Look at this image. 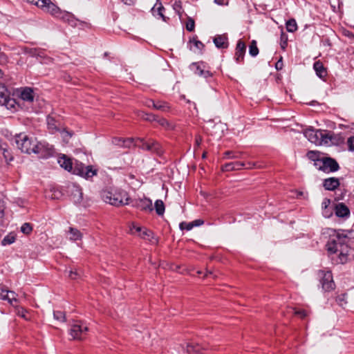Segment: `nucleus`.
Returning a JSON list of instances; mask_svg holds the SVG:
<instances>
[{
	"label": "nucleus",
	"mask_w": 354,
	"mask_h": 354,
	"mask_svg": "<svg viewBox=\"0 0 354 354\" xmlns=\"http://www.w3.org/2000/svg\"><path fill=\"white\" fill-rule=\"evenodd\" d=\"M240 152H236L233 151H227L223 153L224 159H237L241 157Z\"/></svg>",
	"instance_id": "nucleus-39"
},
{
	"label": "nucleus",
	"mask_w": 354,
	"mask_h": 354,
	"mask_svg": "<svg viewBox=\"0 0 354 354\" xmlns=\"http://www.w3.org/2000/svg\"><path fill=\"white\" fill-rule=\"evenodd\" d=\"M349 241V238L346 234L342 232H337L336 234L330 237L329 241L327 243V250L330 253H337L339 248Z\"/></svg>",
	"instance_id": "nucleus-4"
},
{
	"label": "nucleus",
	"mask_w": 354,
	"mask_h": 354,
	"mask_svg": "<svg viewBox=\"0 0 354 354\" xmlns=\"http://www.w3.org/2000/svg\"><path fill=\"white\" fill-rule=\"evenodd\" d=\"M156 214L158 216H162L165 213V204L162 200H156L154 204Z\"/></svg>",
	"instance_id": "nucleus-33"
},
{
	"label": "nucleus",
	"mask_w": 354,
	"mask_h": 354,
	"mask_svg": "<svg viewBox=\"0 0 354 354\" xmlns=\"http://www.w3.org/2000/svg\"><path fill=\"white\" fill-rule=\"evenodd\" d=\"M15 100L13 99H10L7 95L3 93V92H0V104L8 106H13Z\"/></svg>",
	"instance_id": "nucleus-31"
},
{
	"label": "nucleus",
	"mask_w": 354,
	"mask_h": 354,
	"mask_svg": "<svg viewBox=\"0 0 354 354\" xmlns=\"http://www.w3.org/2000/svg\"><path fill=\"white\" fill-rule=\"evenodd\" d=\"M73 174L89 179L97 174V170L91 165L85 166L83 163L75 161L71 171Z\"/></svg>",
	"instance_id": "nucleus-8"
},
{
	"label": "nucleus",
	"mask_w": 354,
	"mask_h": 354,
	"mask_svg": "<svg viewBox=\"0 0 354 354\" xmlns=\"http://www.w3.org/2000/svg\"><path fill=\"white\" fill-rule=\"evenodd\" d=\"M184 351L188 353H201L202 349H205V347L200 345L199 344L188 343L186 345V348L182 347Z\"/></svg>",
	"instance_id": "nucleus-28"
},
{
	"label": "nucleus",
	"mask_w": 354,
	"mask_h": 354,
	"mask_svg": "<svg viewBox=\"0 0 354 354\" xmlns=\"http://www.w3.org/2000/svg\"><path fill=\"white\" fill-rule=\"evenodd\" d=\"M283 61H282V57H281L276 63L275 64V68L277 70V71H280L283 68Z\"/></svg>",
	"instance_id": "nucleus-63"
},
{
	"label": "nucleus",
	"mask_w": 354,
	"mask_h": 354,
	"mask_svg": "<svg viewBox=\"0 0 354 354\" xmlns=\"http://www.w3.org/2000/svg\"><path fill=\"white\" fill-rule=\"evenodd\" d=\"M139 235L142 239H146L147 240L151 241V239L153 238V234L151 230L145 229L141 232V233Z\"/></svg>",
	"instance_id": "nucleus-42"
},
{
	"label": "nucleus",
	"mask_w": 354,
	"mask_h": 354,
	"mask_svg": "<svg viewBox=\"0 0 354 354\" xmlns=\"http://www.w3.org/2000/svg\"><path fill=\"white\" fill-rule=\"evenodd\" d=\"M37 140L34 138H30L24 133H20L15 137V142L19 149L23 153H31L34 151V145Z\"/></svg>",
	"instance_id": "nucleus-5"
},
{
	"label": "nucleus",
	"mask_w": 354,
	"mask_h": 354,
	"mask_svg": "<svg viewBox=\"0 0 354 354\" xmlns=\"http://www.w3.org/2000/svg\"><path fill=\"white\" fill-rule=\"evenodd\" d=\"M8 224V219L5 217L4 213H0V227H4Z\"/></svg>",
	"instance_id": "nucleus-50"
},
{
	"label": "nucleus",
	"mask_w": 354,
	"mask_h": 354,
	"mask_svg": "<svg viewBox=\"0 0 354 354\" xmlns=\"http://www.w3.org/2000/svg\"><path fill=\"white\" fill-rule=\"evenodd\" d=\"M113 142L120 147H129L130 145L132 144L133 140L131 139L122 140L120 138H115Z\"/></svg>",
	"instance_id": "nucleus-36"
},
{
	"label": "nucleus",
	"mask_w": 354,
	"mask_h": 354,
	"mask_svg": "<svg viewBox=\"0 0 354 354\" xmlns=\"http://www.w3.org/2000/svg\"><path fill=\"white\" fill-rule=\"evenodd\" d=\"M101 196L106 203L112 205L119 206L128 204L129 198L127 193L116 188L103 190Z\"/></svg>",
	"instance_id": "nucleus-2"
},
{
	"label": "nucleus",
	"mask_w": 354,
	"mask_h": 354,
	"mask_svg": "<svg viewBox=\"0 0 354 354\" xmlns=\"http://www.w3.org/2000/svg\"><path fill=\"white\" fill-rule=\"evenodd\" d=\"M8 290L6 289L0 290V299L3 300H8Z\"/></svg>",
	"instance_id": "nucleus-57"
},
{
	"label": "nucleus",
	"mask_w": 354,
	"mask_h": 354,
	"mask_svg": "<svg viewBox=\"0 0 354 354\" xmlns=\"http://www.w3.org/2000/svg\"><path fill=\"white\" fill-rule=\"evenodd\" d=\"M73 196L75 202L80 203L82 200V189L79 186H74Z\"/></svg>",
	"instance_id": "nucleus-34"
},
{
	"label": "nucleus",
	"mask_w": 354,
	"mask_h": 354,
	"mask_svg": "<svg viewBox=\"0 0 354 354\" xmlns=\"http://www.w3.org/2000/svg\"><path fill=\"white\" fill-rule=\"evenodd\" d=\"M68 239L71 241H76L82 240V233L77 228L70 227L68 231Z\"/></svg>",
	"instance_id": "nucleus-27"
},
{
	"label": "nucleus",
	"mask_w": 354,
	"mask_h": 354,
	"mask_svg": "<svg viewBox=\"0 0 354 354\" xmlns=\"http://www.w3.org/2000/svg\"><path fill=\"white\" fill-rule=\"evenodd\" d=\"M134 206L138 209L145 212H151L153 209L151 200L147 198L136 201Z\"/></svg>",
	"instance_id": "nucleus-16"
},
{
	"label": "nucleus",
	"mask_w": 354,
	"mask_h": 354,
	"mask_svg": "<svg viewBox=\"0 0 354 354\" xmlns=\"http://www.w3.org/2000/svg\"><path fill=\"white\" fill-rule=\"evenodd\" d=\"M174 9L175 11L179 15V16H181V10H182V6L181 3L180 1H176L173 6Z\"/></svg>",
	"instance_id": "nucleus-54"
},
{
	"label": "nucleus",
	"mask_w": 354,
	"mask_h": 354,
	"mask_svg": "<svg viewBox=\"0 0 354 354\" xmlns=\"http://www.w3.org/2000/svg\"><path fill=\"white\" fill-rule=\"evenodd\" d=\"M21 231L25 234H29L32 231V225L28 223H25L21 225Z\"/></svg>",
	"instance_id": "nucleus-45"
},
{
	"label": "nucleus",
	"mask_w": 354,
	"mask_h": 354,
	"mask_svg": "<svg viewBox=\"0 0 354 354\" xmlns=\"http://www.w3.org/2000/svg\"><path fill=\"white\" fill-rule=\"evenodd\" d=\"M32 153L37 154L38 157L40 158H48L53 156L54 148L48 143L38 142L37 140L35 145H34V151Z\"/></svg>",
	"instance_id": "nucleus-10"
},
{
	"label": "nucleus",
	"mask_w": 354,
	"mask_h": 354,
	"mask_svg": "<svg viewBox=\"0 0 354 354\" xmlns=\"http://www.w3.org/2000/svg\"><path fill=\"white\" fill-rule=\"evenodd\" d=\"M323 186L326 190L333 191L339 186V180L335 177L328 178L324 180Z\"/></svg>",
	"instance_id": "nucleus-22"
},
{
	"label": "nucleus",
	"mask_w": 354,
	"mask_h": 354,
	"mask_svg": "<svg viewBox=\"0 0 354 354\" xmlns=\"http://www.w3.org/2000/svg\"><path fill=\"white\" fill-rule=\"evenodd\" d=\"M88 330V326L85 323L80 321H75L69 330V335L73 339L82 340L84 339Z\"/></svg>",
	"instance_id": "nucleus-6"
},
{
	"label": "nucleus",
	"mask_w": 354,
	"mask_h": 354,
	"mask_svg": "<svg viewBox=\"0 0 354 354\" xmlns=\"http://www.w3.org/2000/svg\"><path fill=\"white\" fill-rule=\"evenodd\" d=\"M348 243L346 242L338 251L339 259L342 263L354 257V250L348 245Z\"/></svg>",
	"instance_id": "nucleus-14"
},
{
	"label": "nucleus",
	"mask_w": 354,
	"mask_h": 354,
	"mask_svg": "<svg viewBox=\"0 0 354 354\" xmlns=\"http://www.w3.org/2000/svg\"><path fill=\"white\" fill-rule=\"evenodd\" d=\"M317 169L325 173L335 172L339 169L338 162L330 157H322Z\"/></svg>",
	"instance_id": "nucleus-11"
},
{
	"label": "nucleus",
	"mask_w": 354,
	"mask_h": 354,
	"mask_svg": "<svg viewBox=\"0 0 354 354\" xmlns=\"http://www.w3.org/2000/svg\"><path fill=\"white\" fill-rule=\"evenodd\" d=\"M58 163L61 167L68 171H72L74 165L71 159L64 154L59 157Z\"/></svg>",
	"instance_id": "nucleus-21"
},
{
	"label": "nucleus",
	"mask_w": 354,
	"mask_h": 354,
	"mask_svg": "<svg viewBox=\"0 0 354 354\" xmlns=\"http://www.w3.org/2000/svg\"><path fill=\"white\" fill-rule=\"evenodd\" d=\"M347 145L349 151H354V136L348 138Z\"/></svg>",
	"instance_id": "nucleus-55"
},
{
	"label": "nucleus",
	"mask_w": 354,
	"mask_h": 354,
	"mask_svg": "<svg viewBox=\"0 0 354 354\" xmlns=\"http://www.w3.org/2000/svg\"><path fill=\"white\" fill-rule=\"evenodd\" d=\"M286 30L290 32H294L297 30V24L294 19H290L286 24Z\"/></svg>",
	"instance_id": "nucleus-35"
},
{
	"label": "nucleus",
	"mask_w": 354,
	"mask_h": 354,
	"mask_svg": "<svg viewBox=\"0 0 354 354\" xmlns=\"http://www.w3.org/2000/svg\"><path fill=\"white\" fill-rule=\"evenodd\" d=\"M245 51V44L241 39H239L236 44V52L234 55L235 60L237 63H240L243 60Z\"/></svg>",
	"instance_id": "nucleus-17"
},
{
	"label": "nucleus",
	"mask_w": 354,
	"mask_h": 354,
	"mask_svg": "<svg viewBox=\"0 0 354 354\" xmlns=\"http://www.w3.org/2000/svg\"><path fill=\"white\" fill-rule=\"evenodd\" d=\"M213 41L218 48H227L228 47L227 37L225 35L215 36Z\"/></svg>",
	"instance_id": "nucleus-25"
},
{
	"label": "nucleus",
	"mask_w": 354,
	"mask_h": 354,
	"mask_svg": "<svg viewBox=\"0 0 354 354\" xmlns=\"http://www.w3.org/2000/svg\"><path fill=\"white\" fill-rule=\"evenodd\" d=\"M321 129L315 130L312 128H308L304 131L305 137L312 143L317 145L319 142V137Z\"/></svg>",
	"instance_id": "nucleus-18"
},
{
	"label": "nucleus",
	"mask_w": 354,
	"mask_h": 354,
	"mask_svg": "<svg viewBox=\"0 0 354 354\" xmlns=\"http://www.w3.org/2000/svg\"><path fill=\"white\" fill-rule=\"evenodd\" d=\"M53 317L55 319L60 322H64L66 321L65 313L63 311L54 310Z\"/></svg>",
	"instance_id": "nucleus-40"
},
{
	"label": "nucleus",
	"mask_w": 354,
	"mask_h": 354,
	"mask_svg": "<svg viewBox=\"0 0 354 354\" xmlns=\"http://www.w3.org/2000/svg\"><path fill=\"white\" fill-rule=\"evenodd\" d=\"M192 223L194 225V227H198L202 225L204 223V221L203 220L201 219H196L192 221Z\"/></svg>",
	"instance_id": "nucleus-64"
},
{
	"label": "nucleus",
	"mask_w": 354,
	"mask_h": 354,
	"mask_svg": "<svg viewBox=\"0 0 354 354\" xmlns=\"http://www.w3.org/2000/svg\"><path fill=\"white\" fill-rule=\"evenodd\" d=\"M73 174L89 179L97 174V170L91 165L85 166L83 163L75 161L71 171Z\"/></svg>",
	"instance_id": "nucleus-9"
},
{
	"label": "nucleus",
	"mask_w": 354,
	"mask_h": 354,
	"mask_svg": "<svg viewBox=\"0 0 354 354\" xmlns=\"http://www.w3.org/2000/svg\"><path fill=\"white\" fill-rule=\"evenodd\" d=\"M48 127L49 129H51L53 131H59V129L55 125V121L53 118H48Z\"/></svg>",
	"instance_id": "nucleus-47"
},
{
	"label": "nucleus",
	"mask_w": 354,
	"mask_h": 354,
	"mask_svg": "<svg viewBox=\"0 0 354 354\" xmlns=\"http://www.w3.org/2000/svg\"><path fill=\"white\" fill-rule=\"evenodd\" d=\"M189 68L195 75L205 79L212 76V73L210 71L205 69V66L204 62H194L190 64Z\"/></svg>",
	"instance_id": "nucleus-13"
},
{
	"label": "nucleus",
	"mask_w": 354,
	"mask_h": 354,
	"mask_svg": "<svg viewBox=\"0 0 354 354\" xmlns=\"http://www.w3.org/2000/svg\"><path fill=\"white\" fill-rule=\"evenodd\" d=\"M245 165L246 164L243 162H231L222 165L221 169L223 171H236L243 169Z\"/></svg>",
	"instance_id": "nucleus-19"
},
{
	"label": "nucleus",
	"mask_w": 354,
	"mask_h": 354,
	"mask_svg": "<svg viewBox=\"0 0 354 354\" xmlns=\"http://www.w3.org/2000/svg\"><path fill=\"white\" fill-rule=\"evenodd\" d=\"M249 54L252 57H256L259 54V48L257 45V41L252 40L249 46Z\"/></svg>",
	"instance_id": "nucleus-38"
},
{
	"label": "nucleus",
	"mask_w": 354,
	"mask_h": 354,
	"mask_svg": "<svg viewBox=\"0 0 354 354\" xmlns=\"http://www.w3.org/2000/svg\"><path fill=\"white\" fill-rule=\"evenodd\" d=\"M8 301L11 304H12L13 301H17L16 294L15 292L8 290Z\"/></svg>",
	"instance_id": "nucleus-56"
},
{
	"label": "nucleus",
	"mask_w": 354,
	"mask_h": 354,
	"mask_svg": "<svg viewBox=\"0 0 354 354\" xmlns=\"http://www.w3.org/2000/svg\"><path fill=\"white\" fill-rule=\"evenodd\" d=\"M28 3H32L40 8L43 11L50 14L54 17L67 23L73 27L77 26V23L84 24L79 21L69 12L61 10L50 0H26Z\"/></svg>",
	"instance_id": "nucleus-1"
},
{
	"label": "nucleus",
	"mask_w": 354,
	"mask_h": 354,
	"mask_svg": "<svg viewBox=\"0 0 354 354\" xmlns=\"http://www.w3.org/2000/svg\"><path fill=\"white\" fill-rule=\"evenodd\" d=\"M165 9L162 3L157 0V3L151 8V12L155 17L161 18L164 21H166L167 17L163 14V11H165Z\"/></svg>",
	"instance_id": "nucleus-20"
},
{
	"label": "nucleus",
	"mask_w": 354,
	"mask_h": 354,
	"mask_svg": "<svg viewBox=\"0 0 354 354\" xmlns=\"http://www.w3.org/2000/svg\"><path fill=\"white\" fill-rule=\"evenodd\" d=\"M202 141H203V139L201 138V136L199 135H197L196 137H195V143H194V148L196 149V147H199L200 145H201L202 143Z\"/></svg>",
	"instance_id": "nucleus-59"
},
{
	"label": "nucleus",
	"mask_w": 354,
	"mask_h": 354,
	"mask_svg": "<svg viewBox=\"0 0 354 354\" xmlns=\"http://www.w3.org/2000/svg\"><path fill=\"white\" fill-rule=\"evenodd\" d=\"M27 311L23 308H21L20 309H18V311H17V314L18 315L24 317V319H27L28 318L26 317V314Z\"/></svg>",
	"instance_id": "nucleus-62"
},
{
	"label": "nucleus",
	"mask_w": 354,
	"mask_h": 354,
	"mask_svg": "<svg viewBox=\"0 0 354 354\" xmlns=\"http://www.w3.org/2000/svg\"><path fill=\"white\" fill-rule=\"evenodd\" d=\"M333 138V133L327 130H322L320 131L319 137V142H317V145H327L331 141Z\"/></svg>",
	"instance_id": "nucleus-23"
},
{
	"label": "nucleus",
	"mask_w": 354,
	"mask_h": 354,
	"mask_svg": "<svg viewBox=\"0 0 354 354\" xmlns=\"http://www.w3.org/2000/svg\"><path fill=\"white\" fill-rule=\"evenodd\" d=\"M189 43L193 44L194 46L201 51L205 47V45L201 41L198 40L196 37H193L192 39H191L189 40Z\"/></svg>",
	"instance_id": "nucleus-41"
},
{
	"label": "nucleus",
	"mask_w": 354,
	"mask_h": 354,
	"mask_svg": "<svg viewBox=\"0 0 354 354\" xmlns=\"http://www.w3.org/2000/svg\"><path fill=\"white\" fill-rule=\"evenodd\" d=\"M287 41H288V37L286 34H284L283 32L281 33V47L283 48V49H285L286 47L287 46Z\"/></svg>",
	"instance_id": "nucleus-51"
},
{
	"label": "nucleus",
	"mask_w": 354,
	"mask_h": 354,
	"mask_svg": "<svg viewBox=\"0 0 354 354\" xmlns=\"http://www.w3.org/2000/svg\"><path fill=\"white\" fill-rule=\"evenodd\" d=\"M322 209H323L322 214L326 218H329L333 214L332 211L330 209H329L328 208Z\"/></svg>",
	"instance_id": "nucleus-61"
},
{
	"label": "nucleus",
	"mask_w": 354,
	"mask_h": 354,
	"mask_svg": "<svg viewBox=\"0 0 354 354\" xmlns=\"http://www.w3.org/2000/svg\"><path fill=\"white\" fill-rule=\"evenodd\" d=\"M306 156L308 158L312 161L314 162V165L316 168L319 166V162H321V160L322 159V157H321V153L317 151H309Z\"/></svg>",
	"instance_id": "nucleus-26"
},
{
	"label": "nucleus",
	"mask_w": 354,
	"mask_h": 354,
	"mask_svg": "<svg viewBox=\"0 0 354 354\" xmlns=\"http://www.w3.org/2000/svg\"><path fill=\"white\" fill-rule=\"evenodd\" d=\"M1 151H3L2 153H3V156H4V158H5L6 162H9V161L12 160V159H13L12 156H11V154L10 153V152L7 149L2 148Z\"/></svg>",
	"instance_id": "nucleus-52"
},
{
	"label": "nucleus",
	"mask_w": 354,
	"mask_h": 354,
	"mask_svg": "<svg viewBox=\"0 0 354 354\" xmlns=\"http://www.w3.org/2000/svg\"><path fill=\"white\" fill-rule=\"evenodd\" d=\"M330 204V200L328 198H324L322 203V209H327L328 208L329 205Z\"/></svg>",
	"instance_id": "nucleus-60"
},
{
	"label": "nucleus",
	"mask_w": 354,
	"mask_h": 354,
	"mask_svg": "<svg viewBox=\"0 0 354 354\" xmlns=\"http://www.w3.org/2000/svg\"><path fill=\"white\" fill-rule=\"evenodd\" d=\"M15 241V237L12 235H7L6 236L3 240L1 241V245H10L12 243H14Z\"/></svg>",
	"instance_id": "nucleus-43"
},
{
	"label": "nucleus",
	"mask_w": 354,
	"mask_h": 354,
	"mask_svg": "<svg viewBox=\"0 0 354 354\" xmlns=\"http://www.w3.org/2000/svg\"><path fill=\"white\" fill-rule=\"evenodd\" d=\"M80 276V272L77 269L68 271V277L72 279H76Z\"/></svg>",
	"instance_id": "nucleus-53"
},
{
	"label": "nucleus",
	"mask_w": 354,
	"mask_h": 354,
	"mask_svg": "<svg viewBox=\"0 0 354 354\" xmlns=\"http://www.w3.org/2000/svg\"><path fill=\"white\" fill-rule=\"evenodd\" d=\"M20 97L24 101L32 102L34 100L33 90L28 87L24 88L21 92Z\"/></svg>",
	"instance_id": "nucleus-29"
},
{
	"label": "nucleus",
	"mask_w": 354,
	"mask_h": 354,
	"mask_svg": "<svg viewBox=\"0 0 354 354\" xmlns=\"http://www.w3.org/2000/svg\"><path fill=\"white\" fill-rule=\"evenodd\" d=\"M319 274L323 290L330 291L335 288V285L331 272L320 270Z\"/></svg>",
	"instance_id": "nucleus-12"
},
{
	"label": "nucleus",
	"mask_w": 354,
	"mask_h": 354,
	"mask_svg": "<svg viewBox=\"0 0 354 354\" xmlns=\"http://www.w3.org/2000/svg\"><path fill=\"white\" fill-rule=\"evenodd\" d=\"M313 68L316 75L321 79H324L327 75V71L320 61H317L313 64Z\"/></svg>",
	"instance_id": "nucleus-24"
},
{
	"label": "nucleus",
	"mask_w": 354,
	"mask_h": 354,
	"mask_svg": "<svg viewBox=\"0 0 354 354\" xmlns=\"http://www.w3.org/2000/svg\"><path fill=\"white\" fill-rule=\"evenodd\" d=\"M135 145L142 150L150 151L158 156H162L164 152L160 144L153 139L146 140L143 138H138L136 140Z\"/></svg>",
	"instance_id": "nucleus-3"
},
{
	"label": "nucleus",
	"mask_w": 354,
	"mask_h": 354,
	"mask_svg": "<svg viewBox=\"0 0 354 354\" xmlns=\"http://www.w3.org/2000/svg\"><path fill=\"white\" fill-rule=\"evenodd\" d=\"M195 28V22L194 20L192 18L188 17H187V21L186 23V29L189 32H193Z\"/></svg>",
	"instance_id": "nucleus-44"
},
{
	"label": "nucleus",
	"mask_w": 354,
	"mask_h": 354,
	"mask_svg": "<svg viewBox=\"0 0 354 354\" xmlns=\"http://www.w3.org/2000/svg\"><path fill=\"white\" fill-rule=\"evenodd\" d=\"M156 122L158 123L160 126L166 129L171 128V125L169 123V122L163 118H159L158 116H157V120H156Z\"/></svg>",
	"instance_id": "nucleus-46"
},
{
	"label": "nucleus",
	"mask_w": 354,
	"mask_h": 354,
	"mask_svg": "<svg viewBox=\"0 0 354 354\" xmlns=\"http://www.w3.org/2000/svg\"><path fill=\"white\" fill-rule=\"evenodd\" d=\"M73 174L89 179L97 174V170L91 165L85 166L83 163L75 161L71 171Z\"/></svg>",
	"instance_id": "nucleus-7"
},
{
	"label": "nucleus",
	"mask_w": 354,
	"mask_h": 354,
	"mask_svg": "<svg viewBox=\"0 0 354 354\" xmlns=\"http://www.w3.org/2000/svg\"><path fill=\"white\" fill-rule=\"evenodd\" d=\"M62 192L56 187H53L46 193V196L51 199H59L62 196Z\"/></svg>",
	"instance_id": "nucleus-32"
},
{
	"label": "nucleus",
	"mask_w": 354,
	"mask_h": 354,
	"mask_svg": "<svg viewBox=\"0 0 354 354\" xmlns=\"http://www.w3.org/2000/svg\"><path fill=\"white\" fill-rule=\"evenodd\" d=\"M194 227L192 222L187 223L182 222L180 223V228L181 230H186L187 231L191 230Z\"/></svg>",
	"instance_id": "nucleus-48"
},
{
	"label": "nucleus",
	"mask_w": 354,
	"mask_h": 354,
	"mask_svg": "<svg viewBox=\"0 0 354 354\" xmlns=\"http://www.w3.org/2000/svg\"><path fill=\"white\" fill-rule=\"evenodd\" d=\"M26 53L29 54L32 57H43L44 51L37 48H28L26 50Z\"/></svg>",
	"instance_id": "nucleus-37"
},
{
	"label": "nucleus",
	"mask_w": 354,
	"mask_h": 354,
	"mask_svg": "<svg viewBox=\"0 0 354 354\" xmlns=\"http://www.w3.org/2000/svg\"><path fill=\"white\" fill-rule=\"evenodd\" d=\"M157 120V115L151 114V113H147V117L145 118V120L148 122H156Z\"/></svg>",
	"instance_id": "nucleus-58"
},
{
	"label": "nucleus",
	"mask_w": 354,
	"mask_h": 354,
	"mask_svg": "<svg viewBox=\"0 0 354 354\" xmlns=\"http://www.w3.org/2000/svg\"><path fill=\"white\" fill-rule=\"evenodd\" d=\"M335 215L339 218H347L350 216L349 208L343 203H338L334 207Z\"/></svg>",
	"instance_id": "nucleus-15"
},
{
	"label": "nucleus",
	"mask_w": 354,
	"mask_h": 354,
	"mask_svg": "<svg viewBox=\"0 0 354 354\" xmlns=\"http://www.w3.org/2000/svg\"><path fill=\"white\" fill-rule=\"evenodd\" d=\"M149 102L151 104L152 107L155 109L160 110L163 112L169 111L170 107L169 104L164 101H157L155 102L153 100H149Z\"/></svg>",
	"instance_id": "nucleus-30"
},
{
	"label": "nucleus",
	"mask_w": 354,
	"mask_h": 354,
	"mask_svg": "<svg viewBox=\"0 0 354 354\" xmlns=\"http://www.w3.org/2000/svg\"><path fill=\"white\" fill-rule=\"evenodd\" d=\"M294 314L300 317L301 318H304L307 316V312L303 309H294Z\"/></svg>",
	"instance_id": "nucleus-49"
}]
</instances>
